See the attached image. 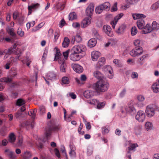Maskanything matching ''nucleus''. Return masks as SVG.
Here are the masks:
<instances>
[{"label": "nucleus", "instance_id": "obj_2", "mask_svg": "<svg viewBox=\"0 0 159 159\" xmlns=\"http://www.w3.org/2000/svg\"><path fill=\"white\" fill-rule=\"evenodd\" d=\"M17 45L16 43L14 44L12 47L8 49H6L3 51H0V57L4 54L11 55L15 53L16 54H19L21 53L20 50L16 47Z\"/></svg>", "mask_w": 159, "mask_h": 159}, {"label": "nucleus", "instance_id": "obj_28", "mask_svg": "<svg viewBox=\"0 0 159 159\" xmlns=\"http://www.w3.org/2000/svg\"><path fill=\"white\" fill-rule=\"evenodd\" d=\"M137 25L139 29H142L144 27L145 22L143 19H140L137 20Z\"/></svg>", "mask_w": 159, "mask_h": 159}, {"label": "nucleus", "instance_id": "obj_52", "mask_svg": "<svg viewBox=\"0 0 159 159\" xmlns=\"http://www.w3.org/2000/svg\"><path fill=\"white\" fill-rule=\"evenodd\" d=\"M138 32L137 28L135 27H133L131 29V34L133 36H134Z\"/></svg>", "mask_w": 159, "mask_h": 159}, {"label": "nucleus", "instance_id": "obj_58", "mask_svg": "<svg viewBox=\"0 0 159 159\" xmlns=\"http://www.w3.org/2000/svg\"><path fill=\"white\" fill-rule=\"evenodd\" d=\"M98 100L96 99H92L90 100L89 103L92 105H95L97 104L98 102Z\"/></svg>", "mask_w": 159, "mask_h": 159}, {"label": "nucleus", "instance_id": "obj_16", "mask_svg": "<svg viewBox=\"0 0 159 159\" xmlns=\"http://www.w3.org/2000/svg\"><path fill=\"white\" fill-rule=\"evenodd\" d=\"M72 68L75 71L79 73L82 72L83 71L82 67L78 64H74L73 65Z\"/></svg>", "mask_w": 159, "mask_h": 159}, {"label": "nucleus", "instance_id": "obj_36", "mask_svg": "<svg viewBox=\"0 0 159 159\" xmlns=\"http://www.w3.org/2000/svg\"><path fill=\"white\" fill-rule=\"evenodd\" d=\"M77 15L75 12L70 13L69 15V20H72L76 19Z\"/></svg>", "mask_w": 159, "mask_h": 159}, {"label": "nucleus", "instance_id": "obj_1", "mask_svg": "<svg viewBox=\"0 0 159 159\" xmlns=\"http://www.w3.org/2000/svg\"><path fill=\"white\" fill-rule=\"evenodd\" d=\"M108 83L104 79L99 80L94 84V87L98 93L106 91L109 87Z\"/></svg>", "mask_w": 159, "mask_h": 159}, {"label": "nucleus", "instance_id": "obj_19", "mask_svg": "<svg viewBox=\"0 0 159 159\" xmlns=\"http://www.w3.org/2000/svg\"><path fill=\"white\" fill-rule=\"evenodd\" d=\"M148 54H146L139 58L137 61V63L141 65H143L146 59L148 57Z\"/></svg>", "mask_w": 159, "mask_h": 159}, {"label": "nucleus", "instance_id": "obj_61", "mask_svg": "<svg viewBox=\"0 0 159 159\" xmlns=\"http://www.w3.org/2000/svg\"><path fill=\"white\" fill-rule=\"evenodd\" d=\"M69 51L67 50L66 52H64L63 53V55L64 57V58L66 60H67L68 58L69 53Z\"/></svg>", "mask_w": 159, "mask_h": 159}, {"label": "nucleus", "instance_id": "obj_55", "mask_svg": "<svg viewBox=\"0 0 159 159\" xmlns=\"http://www.w3.org/2000/svg\"><path fill=\"white\" fill-rule=\"evenodd\" d=\"M44 25L43 23H41L39 24L38 26L35 27V29L33 30V31L34 32L38 30L40 28H41Z\"/></svg>", "mask_w": 159, "mask_h": 159}, {"label": "nucleus", "instance_id": "obj_31", "mask_svg": "<svg viewBox=\"0 0 159 159\" xmlns=\"http://www.w3.org/2000/svg\"><path fill=\"white\" fill-rule=\"evenodd\" d=\"M152 88L154 92L157 93L159 92V84L154 83L152 86Z\"/></svg>", "mask_w": 159, "mask_h": 159}, {"label": "nucleus", "instance_id": "obj_33", "mask_svg": "<svg viewBox=\"0 0 159 159\" xmlns=\"http://www.w3.org/2000/svg\"><path fill=\"white\" fill-rule=\"evenodd\" d=\"M152 30H159V24L155 21L153 22L152 24Z\"/></svg>", "mask_w": 159, "mask_h": 159}, {"label": "nucleus", "instance_id": "obj_20", "mask_svg": "<svg viewBox=\"0 0 159 159\" xmlns=\"http://www.w3.org/2000/svg\"><path fill=\"white\" fill-rule=\"evenodd\" d=\"M100 56L99 52L97 51H93L92 52L91 57L92 60L93 61H97Z\"/></svg>", "mask_w": 159, "mask_h": 159}, {"label": "nucleus", "instance_id": "obj_13", "mask_svg": "<svg viewBox=\"0 0 159 159\" xmlns=\"http://www.w3.org/2000/svg\"><path fill=\"white\" fill-rule=\"evenodd\" d=\"M123 15L124 14L123 13L118 14L115 17L114 20L111 22V24L113 29H115V25L118 20L123 16Z\"/></svg>", "mask_w": 159, "mask_h": 159}, {"label": "nucleus", "instance_id": "obj_37", "mask_svg": "<svg viewBox=\"0 0 159 159\" xmlns=\"http://www.w3.org/2000/svg\"><path fill=\"white\" fill-rule=\"evenodd\" d=\"M15 116L17 119L20 120L24 117V115L21 112L18 111L16 113Z\"/></svg>", "mask_w": 159, "mask_h": 159}, {"label": "nucleus", "instance_id": "obj_35", "mask_svg": "<svg viewBox=\"0 0 159 159\" xmlns=\"http://www.w3.org/2000/svg\"><path fill=\"white\" fill-rule=\"evenodd\" d=\"M127 5L125 6L126 7L128 8L129 7L130 5L134 4L137 2V0H125Z\"/></svg>", "mask_w": 159, "mask_h": 159}, {"label": "nucleus", "instance_id": "obj_18", "mask_svg": "<svg viewBox=\"0 0 159 159\" xmlns=\"http://www.w3.org/2000/svg\"><path fill=\"white\" fill-rule=\"evenodd\" d=\"M94 95V92L91 90L85 91L84 93V97L87 98H89L92 97Z\"/></svg>", "mask_w": 159, "mask_h": 159}, {"label": "nucleus", "instance_id": "obj_56", "mask_svg": "<svg viewBox=\"0 0 159 159\" xmlns=\"http://www.w3.org/2000/svg\"><path fill=\"white\" fill-rule=\"evenodd\" d=\"M159 7V2H157L153 4L152 7V8L153 10H156Z\"/></svg>", "mask_w": 159, "mask_h": 159}, {"label": "nucleus", "instance_id": "obj_4", "mask_svg": "<svg viewBox=\"0 0 159 159\" xmlns=\"http://www.w3.org/2000/svg\"><path fill=\"white\" fill-rule=\"evenodd\" d=\"M17 74V71L16 69H12L10 70L9 76L8 77H4L1 78L0 81L2 82L8 83L11 82L12 79Z\"/></svg>", "mask_w": 159, "mask_h": 159}, {"label": "nucleus", "instance_id": "obj_39", "mask_svg": "<svg viewBox=\"0 0 159 159\" xmlns=\"http://www.w3.org/2000/svg\"><path fill=\"white\" fill-rule=\"evenodd\" d=\"M101 5L102 6L104 10H106L107 11L109 10L110 5L109 2H106Z\"/></svg>", "mask_w": 159, "mask_h": 159}, {"label": "nucleus", "instance_id": "obj_46", "mask_svg": "<svg viewBox=\"0 0 159 159\" xmlns=\"http://www.w3.org/2000/svg\"><path fill=\"white\" fill-rule=\"evenodd\" d=\"M7 31L8 33L11 36L14 37L16 35V34L14 33L13 29L12 28H9L7 29Z\"/></svg>", "mask_w": 159, "mask_h": 159}, {"label": "nucleus", "instance_id": "obj_27", "mask_svg": "<svg viewBox=\"0 0 159 159\" xmlns=\"http://www.w3.org/2000/svg\"><path fill=\"white\" fill-rule=\"evenodd\" d=\"M97 40L95 38H92L88 42V46L90 48L94 47L97 43Z\"/></svg>", "mask_w": 159, "mask_h": 159}, {"label": "nucleus", "instance_id": "obj_50", "mask_svg": "<svg viewBox=\"0 0 159 159\" xmlns=\"http://www.w3.org/2000/svg\"><path fill=\"white\" fill-rule=\"evenodd\" d=\"M25 103L24 100L22 99H19L17 100L16 104L18 106H21L25 104Z\"/></svg>", "mask_w": 159, "mask_h": 159}, {"label": "nucleus", "instance_id": "obj_8", "mask_svg": "<svg viewBox=\"0 0 159 159\" xmlns=\"http://www.w3.org/2000/svg\"><path fill=\"white\" fill-rule=\"evenodd\" d=\"M126 112L131 115H134L136 112V110L134 107L133 102L130 101L128 103V106L125 108Z\"/></svg>", "mask_w": 159, "mask_h": 159}, {"label": "nucleus", "instance_id": "obj_25", "mask_svg": "<svg viewBox=\"0 0 159 159\" xmlns=\"http://www.w3.org/2000/svg\"><path fill=\"white\" fill-rule=\"evenodd\" d=\"M90 23V20L88 18H85L82 21L81 26L82 28H85L89 25Z\"/></svg>", "mask_w": 159, "mask_h": 159}, {"label": "nucleus", "instance_id": "obj_59", "mask_svg": "<svg viewBox=\"0 0 159 159\" xmlns=\"http://www.w3.org/2000/svg\"><path fill=\"white\" fill-rule=\"evenodd\" d=\"M140 43V40L139 39H137L134 41V44L135 46H139Z\"/></svg>", "mask_w": 159, "mask_h": 159}, {"label": "nucleus", "instance_id": "obj_57", "mask_svg": "<svg viewBox=\"0 0 159 159\" xmlns=\"http://www.w3.org/2000/svg\"><path fill=\"white\" fill-rule=\"evenodd\" d=\"M24 32L23 31L21 28H19L18 29L17 34L20 36L22 37L24 35Z\"/></svg>", "mask_w": 159, "mask_h": 159}, {"label": "nucleus", "instance_id": "obj_23", "mask_svg": "<svg viewBox=\"0 0 159 159\" xmlns=\"http://www.w3.org/2000/svg\"><path fill=\"white\" fill-rule=\"evenodd\" d=\"M126 28V27L125 25H121L119 26L116 32L118 34H121L124 33Z\"/></svg>", "mask_w": 159, "mask_h": 159}, {"label": "nucleus", "instance_id": "obj_5", "mask_svg": "<svg viewBox=\"0 0 159 159\" xmlns=\"http://www.w3.org/2000/svg\"><path fill=\"white\" fill-rule=\"evenodd\" d=\"M71 50L80 54L83 55V56L85 54L86 48L84 45L79 44L73 46Z\"/></svg>", "mask_w": 159, "mask_h": 159}, {"label": "nucleus", "instance_id": "obj_41", "mask_svg": "<svg viewBox=\"0 0 159 159\" xmlns=\"http://www.w3.org/2000/svg\"><path fill=\"white\" fill-rule=\"evenodd\" d=\"M16 140V137L14 133H11L9 136V141L11 143H14Z\"/></svg>", "mask_w": 159, "mask_h": 159}, {"label": "nucleus", "instance_id": "obj_14", "mask_svg": "<svg viewBox=\"0 0 159 159\" xmlns=\"http://www.w3.org/2000/svg\"><path fill=\"white\" fill-rule=\"evenodd\" d=\"M58 62L59 64H61L60 67V70L61 72H66V66L65 61L64 59H59L58 60Z\"/></svg>", "mask_w": 159, "mask_h": 159}, {"label": "nucleus", "instance_id": "obj_34", "mask_svg": "<svg viewBox=\"0 0 159 159\" xmlns=\"http://www.w3.org/2000/svg\"><path fill=\"white\" fill-rule=\"evenodd\" d=\"M69 43L70 40L67 37L65 38L62 43V46L64 48L67 47L69 45Z\"/></svg>", "mask_w": 159, "mask_h": 159}, {"label": "nucleus", "instance_id": "obj_11", "mask_svg": "<svg viewBox=\"0 0 159 159\" xmlns=\"http://www.w3.org/2000/svg\"><path fill=\"white\" fill-rule=\"evenodd\" d=\"M103 29L105 33L108 36L112 37L113 36V32L110 26L106 25L103 26Z\"/></svg>", "mask_w": 159, "mask_h": 159}, {"label": "nucleus", "instance_id": "obj_44", "mask_svg": "<svg viewBox=\"0 0 159 159\" xmlns=\"http://www.w3.org/2000/svg\"><path fill=\"white\" fill-rule=\"evenodd\" d=\"M73 39L76 41L77 43H79L82 40V39L80 35L77 34L75 36L72 37V40Z\"/></svg>", "mask_w": 159, "mask_h": 159}, {"label": "nucleus", "instance_id": "obj_15", "mask_svg": "<svg viewBox=\"0 0 159 159\" xmlns=\"http://www.w3.org/2000/svg\"><path fill=\"white\" fill-rule=\"evenodd\" d=\"M5 153L10 159H16V156L14 152L9 149H6L5 150Z\"/></svg>", "mask_w": 159, "mask_h": 159}, {"label": "nucleus", "instance_id": "obj_53", "mask_svg": "<svg viewBox=\"0 0 159 159\" xmlns=\"http://www.w3.org/2000/svg\"><path fill=\"white\" fill-rule=\"evenodd\" d=\"M0 134L2 136H5L6 134V129L2 127L0 130Z\"/></svg>", "mask_w": 159, "mask_h": 159}, {"label": "nucleus", "instance_id": "obj_30", "mask_svg": "<svg viewBox=\"0 0 159 159\" xmlns=\"http://www.w3.org/2000/svg\"><path fill=\"white\" fill-rule=\"evenodd\" d=\"M142 129V126L140 125L136 126L134 128V131L135 134L136 135L139 134L141 133Z\"/></svg>", "mask_w": 159, "mask_h": 159}, {"label": "nucleus", "instance_id": "obj_43", "mask_svg": "<svg viewBox=\"0 0 159 159\" xmlns=\"http://www.w3.org/2000/svg\"><path fill=\"white\" fill-rule=\"evenodd\" d=\"M25 17L23 16H20L18 18V23L20 25H22L24 23Z\"/></svg>", "mask_w": 159, "mask_h": 159}, {"label": "nucleus", "instance_id": "obj_9", "mask_svg": "<svg viewBox=\"0 0 159 159\" xmlns=\"http://www.w3.org/2000/svg\"><path fill=\"white\" fill-rule=\"evenodd\" d=\"M143 50L142 48L136 47L132 50L130 52V55L133 57H135L142 54Z\"/></svg>", "mask_w": 159, "mask_h": 159}, {"label": "nucleus", "instance_id": "obj_32", "mask_svg": "<svg viewBox=\"0 0 159 159\" xmlns=\"http://www.w3.org/2000/svg\"><path fill=\"white\" fill-rule=\"evenodd\" d=\"M21 156L23 159H29L31 157V155L30 152L26 151L22 154Z\"/></svg>", "mask_w": 159, "mask_h": 159}, {"label": "nucleus", "instance_id": "obj_64", "mask_svg": "<svg viewBox=\"0 0 159 159\" xmlns=\"http://www.w3.org/2000/svg\"><path fill=\"white\" fill-rule=\"evenodd\" d=\"M23 143V139L21 137H20L18 139L17 144L19 146H21Z\"/></svg>", "mask_w": 159, "mask_h": 159}, {"label": "nucleus", "instance_id": "obj_7", "mask_svg": "<svg viewBox=\"0 0 159 159\" xmlns=\"http://www.w3.org/2000/svg\"><path fill=\"white\" fill-rule=\"evenodd\" d=\"M71 53L70 55V60L74 61H79L83 57V55L76 53L73 50H71Z\"/></svg>", "mask_w": 159, "mask_h": 159}, {"label": "nucleus", "instance_id": "obj_22", "mask_svg": "<svg viewBox=\"0 0 159 159\" xmlns=\"http://www.w3.org/2000/svg\"><path fill=\"white\" fill-rule=\"evenodd\" d=\"M132 16L134 20L137 19H143L145 18L146 16L143 14H133L132 15Z\"/></svg>", "mask_w": 159, "mask_h": 159}, {"label": "nucleus", "instance_id": "obj_40", "mask_svg": "<svg viewBox=\"0 0 159 159\" xmlns=\"http://www.w3.org/2000/svg\"><path fill=\"white\" fill-rule=\"evenodd\" d=\"M103 10L102 6L100 5L96 8L95 12L97 14H100L102 13Z\"/></svg>", "mask_w": 159, "mask_h": 159}, {"label": "nucleus", "instance_id": "obj_10", "mask_svg": "<svg viewBox=\"0 0 159 159\" xmlns=\"http://www.w3.org/2000/svg\"><path fill=\"white\" fill-rule=\"evenodd\" d=\"M145 118V115L144 111H139L135 116V119L139 122H143Z\"/></svg>", "mask_w": 159, "mask_h": 159}, {"label": "nucleus", "instance_id": "obj_42", "mask_svg": "<svg viewBox=\"0 0 159 159\" xmlns=\"http://www.w3.org/2000/svg\"><path fill=\"white\" fill-rule=\"evenodd\" d=\"M61 55V53L60 51L58 50H57L56 53L55 54L54 61H56L58 59V60L59 59H61L59 58V57Z\"/></svg>", "mask_w": 159, "mask_h": 159}, {"label": "nucleus", "instance_id": "obj_48", "mask_svg": "<svg viewBox=\"0 0 159 159\" xmlns=\"http://www.w3.org/2000/svg\"><path fill=\"white\" fill-rule=\"evenodd\" d=\"M105 105V102H100L98 101L97 104V108L98 109L102 108Z\"/></svg>", "mask_w": 159, "mask_h": 159}, {"label": "nucleus", "instance_id": "obj_51", "mask_svg": "<svg viewBox=\"0 0 159 159\" xmlns=\"http://www.w3.org/2000/svg\"><path fill=\"white\" fill-rule=\"evenodd\" d=\"M138 147V145L136 143H133L131 144L129 146L128 148V149L129 151L131 150H132L135 149L136 147Z\"/></svg>", "mask_w": 159, "mask_h": 159}, {"label": "nucleus", "instance_id": "obj_54", "mask_svg": "<svg viewBox=\"0 0 159 159\" xmlns=\"http://www.w3.org/2000/svg\"><path fill=\"white\" fill-rule=\"evenodd\" d=\"M14 58L13 57H11L10 58V63H7L5 66V67L6 69H8L10 68L9 65L12 64L13 62L12 61H14Z\"/></svg>", "mask_w": 159, "mask_h": 159}, {"label": "nucleus", "instance_id": "obj_60", "mask_svg": "<svg viewBox=\"0 0 159 159\" xmlns=\"http://www.w3.org/2000/svg\"><path fill=\"white\" fill-rule=\"evenodd\" d=\"M84 122L86 126V129L88 130L90 129L91 128V126L90 125V122H87L86 120H85Z\"/></svg>", "mask_w": 159, "mask_h": 159}, {"label": "nucleus", "instance_id": "obj_17", "mask_svg": "<svg viewBox=\"0 0 159 159\" xmlns=\"http://www.w3.org/2000/svg\"><path fill=\"white\" fill-rule=\"evenodd\" d=\"M142 29V33L144 34L149 33L153 31L152 27L148 24H147L145 26H144Z\"/></svg>", "mask_w": 159, "mask_h": 159}, {"label": "nucleus", "instance_id": "obj_38", "mask_svg": "<svg viewBox=\"0 0 159 159\" xmlns=\"http://www.w3.org/2000/svg\"><path fill=\"white\" fill-rule=\"evenodd\" d=\"M145 128L147 131L152 129V124L151 122H147L145 125Z\"/></svg>", "mask_w": 159, "mask_h": 159}, {"label": "nucleus", "instance_id": "obj_45", "mask_svg": "<svg viewBox=\"0 0 159 159\" xmlns=\"http://www.w3.org/2000/svg\"><path fill=\"white\" fill-rule=\"evenodd\" d=\"M107 67H108V69H109L107 72V73L108 74H110V76H108V78L110 79H111L113 77V70L111 69V68L110 66H108Z\"/></svg>", "mask_w": 159, "mask_h": 159}, {"label": "nucleus", "instance_id": "obj_29", "mask_svg": "<svg viewBox=\"0 0 159 159\" xmlns=\"http://www.w3.org/2000/svg\"><path fill=\"white\" fill-rule=\"evenodd\" d=\"M56 74L53 72H51L48 73L46 75V78L50 80H53L55 79Z\"/></svg>", "mask_w": 159, "mask_h": 159}, {"label": "nucleus", "instance_id": "obj_47", "mask_svg": "<svg viewBox=\"0 0 159 159\" xmlns=\"http://www.w3.org/2000/svg\"><path fill=\"white\" fill-rule=\"evenodd\" d=\"M70 151L69 152V154L70 156H71L72 155H73L75 153V148L74 145L71 144L70 145Z\"/></svg>", "mask_w": 159, "mask_h": 159}, {"label": "nucleus", "instance_id": "obj_6", "mask_svg": "<svg viewBox=\"0 0 159 159\" xmlns=\"http://www.w3.org/2000/svg\"><path fill=\"white\" fill-rule=\"evenodd\" d=\"M60 128L58 126H52L47 127L45 128V134L47 138L48 139L51 135L52 131H57Z\"/></svg>", "mask_w": 159, "mask_h": 159}, {"label": "nucleus", "instance_id": "obj_26", "mask_svg": "<svg viewBox=\"0 0 159 159\" xmlns=\"http://www.w3.org/2000/svg\"><path fill=\"white\" fill-rule=\"evenodd\" d=\"M105 63V59L104 57L100 58L96 64V67L99 68L103 66Z\"/></svg>", "mask_w": 159, "mask_h": 159}, {"label": "nucleus", "instance_id": "obj_12", "mask_svg": "<svg viewBox=\"0 0 159 159\" xmlns=\"http://www.w3.org/2000/svg\"><path fill=\"white\" fill-rule=\"evenodd\" d=\"M94 9V4L93 3H91L87 7L86 12V15L89 17L92 15Z\"/></svg>", "mask_w": 159, "mask_h": 159}, {"label": "nucleus", "instance_id": "obj_24", "mask_svg": "<svg viewBox=\"0 0 159 159\" xmlns=\"http://www.w3.org/2000/svg\"><path fill=\"white\" fill-rule=\"evenodd\" d=\"M93 75L95 78L99 80L102 79H104L103 78V75L98 70L94 71L93 73Z\"/></svg>", "mask_w": 159, "mask_h": 159}, {"label": "nucleus", "instance_id": "obj_63", "mask_svg": "<svg viewBox=\"0 0 159 159\" xmlns=\"http://www.w3.org/2000/svg\"><path fill=\"white\" fill-rule=\"evenodd\" d=\"M138 76V74L136 72H132L131 75V77L133 79L137 78Z\"/></svg>", "mask_w": 159, "mask_h": 159}, {"label": "nucleus", "instance_id": "obj_49", "mask_svg": "<svg viewBox=\"0 0 159 159\" xmlns=\"http://www.w3.org/2000/svg\"><path fill=\"white\" fill-rule=\"evenodd\" d=\"M61 81L63 84H68L70 82L69 78L66 76L63 77L62 78Z\"/></svg>", "mask_w": 159, "mask_h": 159}, {"label": "nucleus", "instance_id": "obj_3", "mask_svg": "<svg viewBox=\"0 0 159 159\" xmlns=\"http://www.w3.org/2000/svg\"><path fill=\"white\" fill-rule=\"evenodd\" d=\"M159 111V108L157 105L152 104L146 107L145 111L148 116L151 117L154 116L156 111Z\"/></svg>", "mask_w": 159, "mask_h": 159}, {"label": "nucleus", "instance_id": "obj_62", "mask_svg": "<svg viewBox=\"0 0 159 159\" xmlns=\"http://www.w3.org/2000/svg\"><path fill=\"white\" fill-rule=\"evenodd\" d=\"M65 3H62L60 4V7H58L57 5V9L61 11L63 10L65 7Z\"/></svg>", "mask_w": 159, "mask_h": 159}, {"label": "nucleus", "instance_id": "obj_21", "mask_svg": "<svg viewBox=\"0 0 159 159\" xmlns=\"http://www.w3.org/2000/svg\"><path fill=\"white\" fill-rule=\"evenodd\" d=\"M39 6V4L38 3L35 4H32L30 6H28V15L31 14L32 13V9H36L38 8Z\"/></svg>", "mask_w": 159, "mask_h": 159}]
</instances>
